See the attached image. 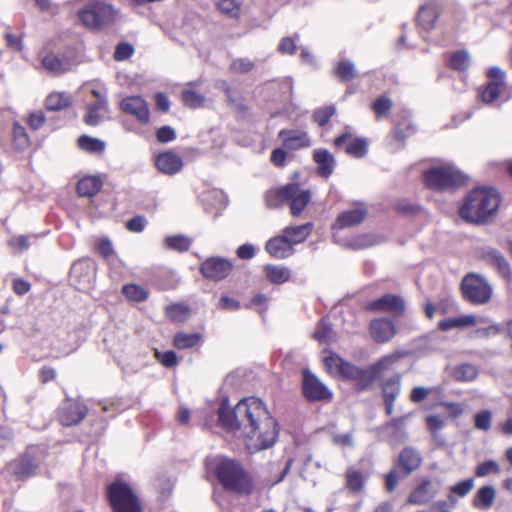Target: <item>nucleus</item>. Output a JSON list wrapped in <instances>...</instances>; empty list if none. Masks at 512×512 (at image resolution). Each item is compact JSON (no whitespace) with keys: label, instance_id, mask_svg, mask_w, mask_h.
<instances>
[{"label":"nucleus","instance_id":"f257e3e1","mask_svg":"<svg viewBox=\"0 0 512 512\" xmlns=\"http://www.w3.org/2000/svg\"><path fill=\"white\" fill-rule=\"evenodd\" d=\"M218 422L225 430L243 436L251 452L272 447L279 434L276 420L264 402L255 397L240 400L234 408L226 399L222 400L218 408Z\"/></svg>","mask_w":512,"mask_h":512},{"label":"nucleus","instance_id":"f03ea898","mask_svg":"<svg viewBox=\"0 0 512 512\" xmlns=\"http://www.w3.org/2000/svg\"><path fill=\"white\" fill-rule=\"evenodd\" d=\"M499 193L493 188L479 187L471 191L459 208L460 217L471 223H485L500 206Z\"/></svg>","mask_w":512,"mask_h":512},{"label":"nucleus","instance_id":"7ed1b4c3","mask_svg":"<svg viewBox=\"0 0 512 512\" xmlns=\"http://www.w3.org/2000/svg\"><path fill=\"white\" fill-rule=\"evenodd\" d=\"M215 472L225 489L239 493L249 491L250 480L236 461L224 457L217 458Z\"/></svg>","mask_w":512,"mask_h":512},{"label":"nucleus","instance_id":"20e7f679","mask_svg":"<svg viewBox=\"0 0 512 512\" xmlns=\"http://www.w3.org/2000/svg\"><path fill=\"white\" fill-rule=\"evenodd\" d=\"M324 364L331 375L355 380L359 390H365L373 383L372 372L356 367L336 354L326 356Z\"/></svg>","mask_w":512,"mask_h":512},{"label":"nucleus","instance_id":"39448f33","mask_svg":"<svg viewBox=\"0 0 512 512\" xmlns=\"http://www.w3.org/2000/svg\"><path fill=\"white\" fill-rule=\"evenodd\" d=\"M79 92L90 93L93 99H85V114L83 122L88 126H98L110 118V110L107 95L104 91L95 88L92 83L86 82Z\"/></svg>","mask_w":512,"mask_h":512},{"label":"nucleus","instance_id":"423d86ee","mask_svg":"<svg viewBox=\"0 0 512 512\" xmlns=\"http://www.w3.org/2000/svg\"><path fill=\"white\" fill-rule=\"evenodd\" d=\"M78 17L85 27L100 30L113 22L115 11L110 4L93 0L78 12Z\"/></svg>","mask_w":512,"mask_h":512},{"label":"nucleus","instance_id":"0eeeda50","mask_svg":"<svg viewBox=\"0 0 512 512\" xmlns=\"http://www.w3.org/2000/svg\"><path fill=\"white\" fill-rule=\"evenodd\" d=\"M461 289L464 298L474 304H486L492 297L491 285L479 274L466 275L462 280Z\"/></svg>","mask_w":512,"mask_h":512},{"label":"nucleus","instance_id":"6e6552de","mask_svg":"<svg viewBox=\"0 0 512 512\" xmlns=\"http://www.w3.org/2000/svg\"><path fill=\"white\" fill-rule=\"evenodd\" d=\"M424 181L432 189L445 190L463 184L465 177L451 166H441L427 170Z\"/></svg>","mask_w":512,"mask_h":512},{"label":"nucleus","instance_id":"1a4fd4ad","mask_svg":"<svg viewBox=\"0 0 512 512\" xmlns=\"http://www.w3.org/2000/svg\"><path fill=\"white\" fill-rule=\"evenodd\" d=\"M106 495L113 512H128V481L123 475L107 486Z\"/></svg>","mask_w":512,"mask_h":512},{"label":"nucleus","instance_id":"9d476101","mask_svg":"<svg viewBox=\"0 0 512 512\" xmlns=\"http://www.w3.org/2000/svg\"><path fill=\"white\" fill-rule=\"evenodd\" d=\"M96 264L91 260L75 262L70 270V281L80 291H88L95 279Z\"/></svg>","mask_w":512,"mask_h":512},{"label":"nucleus","instance_id":"9b49d317","mask_svg":"<svg viewBox=\"0 0 512 512\" xmlns=\"http://www.w3.org/2000/svg\"><path fill=\"white\" fill-rule=\"evenodd\" d=\"M487 77L490 81L481 91V100L486 103L495 101L506 89V72L500 67L493 66L488 69Z\"/></svg>","mask_w":512,"mask_h":512},{"label":"nucleus","instance_id":"f8f14e48","mask_svg":"<svg viewBox=\"0 0 512 512\" xmlns=\"http://www.w3.org/2000/svg\"><path fill=\"white\" fill-rule=\"evenodd\" d=\"M35 449L30 448L21 458L8 464L7 471L17 480H23L36 474L39 462L34 456Z\"/></svg>","mask_w":512,"mask_h":512},{"label":"nucleus","instance_id":"ddd939ff","mask_svg":"<svg viewBox=\"0 0 512 512\" xmlns=\"http://www.w3.org/2000/svg\"><path fill=\"white\" fill-rule=\"evenodd\" d=\"M367 309L376 313H392L401 316L405 311V301L399 295L386 294L368 303Z\"/></svg>","mask_w":512,"mask_h":512},{"label":"nucleus","instance_id":"4468645a","mask_svg":"<svg viewBox=\"0 0 512 512\" xmlns=\"http://www.w3.org/2000/svg\"><path fill=\"white\" fill-rule=\"evenodd\" d=\"M303 393L313 401H328L332 398L331 391L309 371L303 372Z\"/></svg>","mask_w":512,"mask_h":512},{"label":"nucleus","instance_id":"2eb2a0df","mask_svg":"<svg viewBox=\"0 0 512 512\" xmlns=\"http://www.w3.org/2000/svg\"><path fill=\"white\" fill-rule=\"evenodd\" d=\"M200 270L205 278L219 281L229 275L232 263L224 258L211 257L202 263Z\"/></svg>","mask_w":512,"mask_h":512},{"label":"nucleus","instance_id":"dca6fc26","mask_svg":"<svg viewBox=\"0 0 512 512\" xmlns=\"http://www.w3.org/2000/svg\"><path fill=\"white\" fill-rule=\"evenodd\" d=\"M87 414L86 406L78 400L68 399L63 404L59 420L64 426H72L80 423Z\"/></svg>","mask_w":512,"mask_h":512},{"label":"nucleus","instance_id":"f3484780","mask_svg":"<svg viewBox=\"0 0 512 512\" xmlns=\"http://www.w3.org/2000/svg\"><path fill=\"white\" fill-rule=\"evenodd\" d=\"M41 65L46 72L58 76L70 71L75 63L69 56L49 52L41 58Z\"/></svg>","mask_w":512,"mask_h":512},{"label":"nucleus","instance_id":"a211bd4d","mask_svg":"<svg viewBox=\"0 0 512 512\" xmlns=\"http://www.w3.org/2000/svg\"><path fill=\"white\" fill-rule=\"evenodd\" d=\"M482 258L489 266L496 268L501 277L507 282L512 281L511 268L500 251L494 248H486L482 252Z\"/></svg>","mask_w":512,"mask_h":512},{"label":"nucleus","instance_id":"6ab92c4d","mask_svg":"<svg viewBox=\"0 0 512 512\" xmlns=\"http://www.w3.org/2000/svg\"><path fill=\"white\" fill-rule=\"evenodd\" d=\"M372 338L379 343L390 341L396 334L394 323L387 318H377L370 324Z\"/></svg>","mask_w":512,"mask_h":512},{"label":"nucleus","instance_id":"aec40b11","mask_svg":"<svg viewBox=\"0 0 512 512\" xmlns=\"http://www.w3.org/2000/svg\"><path fill=\"white\" fill-rule=\"evenodd\" d=\"M278 135L282 139L283 146L289 150H299L311 145L308 134L302 130L283 129Z\"/></svg>","mask_w":512,"mask_h":512},{"label":"nucleus","instance_id":"412c9836","mask_svg":"<svg viewBox=\"0 0 512 512\" xmlns=\"http://www.w3.org/2000/svg\"><path fill=\"white\" fill-rule=\"evenodd\" d=\"M334 143L337 147L346 144L345 151L353 157H363L367 153V142L365 139L357 138L352 139L350 133H344L335 138Z\"/></svg>","mask_w":512,"mask_h":512},{"label":"nucleus","instance_id":"4be33fe9","mask_svg":"<svg viewBox=\"0 0 512 512\" xmlns=\"http://www.w3.org/2000/svg\"><path fill=\"white\" fill-rule=\"evenodd\" d=\"M296 184H287L285 186L269 189L265 193V203L268 208H277L284 202L289 201V198L295 193Z\"/></svg>","mask_w":512,"mask_h":512},{"label":"nucleus","instance_id":"5701e85b","mask_svg":"<svg viewBox=\"0 0 512 512\" xmlns=\"http://www.w3.org/2000/svg\"><path fill=\"white\" fill-rule=\"evenodd\" d=\"M155 164L159 171L168 175L176 174L183 167L181 157L172 151L159 154L155 160Z\"/></svg>","mask_w":512,"mask_h":512},{"label":"nucleus","instance_id":"b1692460","mask_svg":"<svg viewBox=\"0 0 512 512\" xmlns=\"http://www.w3.org/2000/svg\"><path fill=\"white\" fill-rule=\"evenodd\" d=\"M496 489L492 485L480 487L472 498V506L480 511H488L495 502Z\"/></svg>","mask_w":512,"mask_h":512},{"label":"nucleus","instance_id":"393cba45","mask_svg":"<svg viewBox=\"0 0 512 512\" xmlns=\"http://www.w3.org/2000/svg\"><path fill=\"white\" fill-rule=\"evenodd\" d=\"M401 391V376L399 374L387 379L382 386L387 414L393 411L394 402Z\"/></svg>","mask_w":512,"mask_h":512},{"label":"nucleus","instance_id":"a878e982","mask_svg":"<svg viewBox=\"0 0 512 512\" xmlns=\"http://www.w3.org/2000/svg\"><path fill=\"white\" fill-rule=\"evenodd\" d=\"M266 250L271 256L283 259L291 255L293 249L291 243L283 234L270 239L266 244Z\"/></svg>","mask_w":512,"mask_h":512},{"label":"nucleus","instance_id":"bb28decb","mask_svg":"<svg viewBox=\"0 0 512 512\" xmlns=\"http://www.w3.org/2000/svg\"><path fill=\"white\" fill-rule=\"evenodd\" d=\"M436 495V490L429 479L423 480L420 485L410 494L408 503L426 504Z\"/></svg>","mask_w":512,"mask_h":512},{"label":"nucleus","instance_id":"cd10ccee","mask_svg":"<svg viewBox=\"0 0 512 512\" xmlns=\"http://www.w3.org/2000/svg\"><path fill=\"white\" fill-rule=\"evenodd\" d=\"M314 161L317 163L318 175L328 178L334 170L335 160L331 153L326 149H316L313 154Z\"/></svg>","mask_w":512,"mask_h":512},{"label":"nucleus","instance_id":"c85d7f7f","mask_svg":"<svg viewBox=\"0 0 512 512\" xmlns=\"http://www.w3.org/2000/svg\"><path fill=\"white\" fill-rule=\"evenodd\" d=\"M366 216V210L356 207L342 212L336 220L335 226L343 229L360 224Z\"/></svg>","mask_w":512,"mask_h":512},{"label":"nucleus","instance_id":"c756f323","mask_svg":"<svg viewBox=\"0 0 512 512\" xmlns=\"http://www.w3.org/2000/svg\"><path fill=\"white\" fill-rule=\"evenodd\" d=\"M439 12L437 6L433 2H428L420 7L417 22L424 30H431L434 28Z\"/></svg>","mask_w":512,"mask_h":512},{"label":"nucleus","instance_id":"7c9ffc66","mask_svg":"<svg viewBox=\"0 0 512 512\" xmlns=\"http://www.w3.org/2000/svg\"><path fill=\"white\" fill-rule=\"evenodd\" d=\"M399 463L406 471V474H409L420 467L422 458L417 450L407 447L400 453Z\"/></svg>","mask_w":512,"mask_h":512},{"label":"nucleus","instance_id":"2f4dec72","mask_svg":"<svg viewBox=\"0 0 512 512\" xmlns=\"http://www.w3.org/2000/svg\"><path fill=\"white\" fill-rule=\"evenodd\" d=\"M102 187V181L97 176H86L79 180L77 184V193L81 197H92L99 192Z\"/></svg>","mask_w":512,"mask_h":512},{"label":"nucleus","instance_id":"473e14b6","mask_svg":"<svg viewBox=\"0 0 512 512\" xmlns=\"http://www.w3.org/2000/svg\"><path fill=\"white\" fill-rule=\"evenodd\" d=\"M311 195L308 190H302L296 184L295 193L289 198L291 214L293 216H298L300 213L306 208L310 201Z\"/></svg>","mask_w":512,"mask_h":512},{"label":"nucleus","instance_id":"72a5a7b5","mask_svg":"<svg viewBox=\"0 0 512 512\" xmlns=\"http://www.w3.org/2000/svg\"><path fill=\"white\" fill-rule=\"evenodd\" d=\"M72 104V97L65 92H52L45 101L46 109L49 111H59Z\"/></svg>","mask_w":512,"mask_h":512},{"label":"nucleus","instance_id":"f704fd0d","mask_svg":"<svg viewBox=\"0 0 512 512\" xmlns=\"http://www.w3.org/2000/svg\"><path fill=\"white\" fill-rule=\"evenodd\" d=\"M312 224L306 223L296 227H286L284 235L289 240L291 245L303 242L311 233Z\"/></svg>","mask_w":512,"mask_h":512},{"label":"nucleus","instance_id":"c9c22d12","mask_svg":"<svg viewBox=\"0 0 512 512\" xmlns=\"http://www.w3.org/2000/svg\"><path fill=\"white\" fill-rule=\"evenodd\" d=\"M267 279L274 284H282L290 279L289 268L268 264L264 267Z\"/></svg>","mask_w":512,"mask_h":512},{"label":"nucleus","instance_id":"e433bc0d","mask_svg":"<svg viewBox=\"0 0 512 512\" xmlns=\"http://www.w3.org/2000/svg\"><path fill=\"white\" fill-rule=\"evenodd\" d=\"M78 146L85 152L101 154L106 148L104 141L88 135H82L78 138Z\"/></svg>","mask_w":512,"mask_h":512},{"label":"nucleus","instance_id":"4c0bfd02","mask_svg":"<svg viewBox=\"0 0 512 512\" xmlns=\"http://www.w3.org/2000/svg\"><path fill=\"white\" fill-rule=\"evenodd\" d=\"M130 114H133L136 119L146 124L149 120V109L147 103L140 97H130Z\"/></svg>","mask_w":512,"mask_h":512},{"label":"nucleus","instance_id":"58836bf2","mask_svg":"<svg viewBox=\"0 0 512 512\" xmlns=\"http://www.w3.org/2000/svg\"><path fill=\"white\" fill-rule=\"evenodd\" d=\"M475 486V482L473 478L465 479L453 486L450 487V494L448 495V501L451 505H455L457 503V499L454 495L459 497L467 496Z\"/></svg>","mask_w":512,"mask_h":512},{"label":"nucleus","instance_id":"ea45409f","mask_svg":"<svg viewBox=\"0 0 512 512\" xmlns=\"http://www.w3.org/2000/svg\"><path fill=\"white\" fill-rule=\"evenodd\" d=\"M201 340L199 333H177L174 337V345L178 349H187L196 346Z\"/></svg>","mask_w":512,"mask_h":512},{"label":"nucleus","instance_id":"a19ab883","mask_svg":"<svg viewBox=\"0 0 512 512\" xmlns=\"http://www.w3.org/2000/svg\"><path fill=\"white\" fill-rule=\"evenodd\" d=\"M181 99L185 106L192 109L200 108L205 103V97L193 89H184Z\"/></svg>","mask_w":512,"mask_h":512},{"label":"nucleus","instance_id":"79ce46f5","mask_svg":"<svg viewBox=\"0 0 512 512\" xmlns=\"http://www.w3.org/2000/svg\"><path fill=\"white\" fill-rule=\"evenodd\" d=\"M471 65V57L465 50L457 51L450 57V66L454 70L466 71Z\"/></svg>","mask_w":512,"mask_h":512},{"label":"nucleus","instance_id":"37998d69","mask_svg":"<svg viewBox=\"0 0 512 512\" xmlns=\"http://www.w3.org/2000/svg\"><path fill=\"white\" fill-rule=\"evenodd\" d=\"M218 9L232 18H237L240 15V0H215Z\"/></svg>","mask_w":512,"mask_h":512},{"label":"nucleus","instance_id":"c03bdc74","mask_svg":"<svg viewBox=\"0 0 512 512\" xmlns=\"http://www.w3.org/2000/svg\"><path fill=\"white\" fill-rule=\"evenodd\" d=\"M346 483L350 490L359 492L364 487L365 477L360 471L350 469L346 473Z\"/></svg>","mask_w":512,"mask_h":512},{"label":"nucleus","instance_id":"a18cd8bd","mask_svg":"<svg viewBox=\"0 0 512 512\" xmlns=\"http://www.w3.org/2000/svg\"><path fill=\"white\" fill-rule=\"evenodd\" d=\"M477 375V368L471 364L460 365L454 370V377L458 381H472L476 379Z\"/></svg>","mask_w":512,"mask_h":512},{"label":"nucleus","instance_id":"49530a36","mask_svg":"<svg viewBox=\"0 0 512 512\" xmlns=\"http://www.w3.org/2000/svg\"><path fill=\"white\" fill-rule=\"evenodd\" d=\"M165 244L176 251H187L191 245V240L183 235L168 236L165 238Z\"/></svg>","mask_w":512,"mask_h":512},{"label":"nucleus","instance_id":"de8ad7c7","mask_svg":"<svg viewBox=\"0 0 512 512\" xmlns=\"http://www.w3.org/2000/svg\"><path fill=\"white\" fill-rule=\"evenodd\" d=\"M166 314L174 322H183L189 316V308L183 304H174L166 308Z\"/></svg>","mask_w":512,"mask_h":512},{"label":"nucleus","instance_id":"09e8293b","mask_svg":"<svg viewBox=\"0 0 512 512\" xmlns=\"http://www.w3.org/2000/svg\"><path fill=\"white\" fill-rule=\"evenodd\" d=\"M13 142L18 150H25L30 145L29 137L25 128L19 124H14Z\"/></svg>","mask_w":512,"mask_h":512},{"label":"nucleus","instance_id":"8fccbe9b","mask_svg":"<svg viewBox=\"0 0 512 512\" xmlns=\"http://www.w3.org/2000/svg\"><path fill=\"white\" fill-rule=\"evenodd\" d=\"M492 412L490 410H481L474 415V426L480 431L487 432L491 429Z\"/></svg>","mask_w":512,"mask_h":512},{"label":"nucleus","instance_id":"3c124183","mask_svg":"<svg viewBox=\"0 0 512 512\" xmlns=\"http://www.w3.org/2000/svg\"><path fill=\"white\" fill-rule=\"evenodd\" d=\"M335 72L341 80H351L356 76L355 65L350 61L339 62Z\"/></svg>","mask_w":512,"mask_h":512},{"label":"nucleus","instance_id":"603ef678","mask_svg":"<svg viewBox=\"0 0 512 512\" xmlns=\"http://www.w3.org/2000/svg\"><path fill=\"white\" fill-rule=\"evenodd\" d=\"M404 356L405 353L399 351L386 355L374 365V369L377 372L384 371L388 369L390 366H392L394 363H396L399 359L403 358Z\"/></svg>","mask_w":512,"mask_h":512},{"label":"nucleus","instance_id":"864d4df0","mask_svg":"<svg viewBox=\"0 0 512 512\" xmlns=\"http://www.w3.org/2000/svg\"><path fill=\"white\" fill-rule=\"evenodd\" d=\"M149 297V291L142 285L130 284V302H144Z\"/></svg>","mask_w":512,"mask_h":512},{"label":"nucleus","instance_id":"5fc2aeb1","mask_svg":"<svg viewBox=\"0 0 512 512\" xmlns=\"http://www.w3.org/2000/svg\"><path fill=\"white\" fill-rule=\"evenodd\" d=\"M499 465L493 460L485 461L479 464L476 468L475 474L478 477H485L492 473H499Z\"/></svg>","mask_w":512,"mask_h":512},{"label":"nucleus","instance_id":"6e6d98bb","mask_svg":"<svg viewBox=\"0 0 512 512\" xmlns=\"http://www.w3.org/2000/svg\"><path fill=\"white\" fill-rule=\"evenodd\" d=\"M30 236L17 235L9 239V246L18 252H24L30 247Z\"/></svg>","mask_w":512,"mask_h":512},{"label":"nucleus","instance_id":"4d7b16f0","mask_svg":"<svg viewBox=\"0 0 512 512\" xmlns=\"http://www.w3.org/2000/svg\"><path fill=\"white\" fill-rule=\"evenodd\" d=\"M331 333L332 329L330 325L325 320H322L314 332V338L320 342L326 343L331 340Z\"/></svg>","mask_w":512,"mask_h":512},{"label":"nucleus","instance_id":"13d9d810","mask_svg":"<svg viewBox=\"0 0 512 512\" xmlns=\"http://www.w3.org/2000/svg\"><path fill=\"white\" fill-rule=\"evenodd\" d=\"M334 113L335 108L333 106H329L316 110L313 114V118L319 126H324Z\"/></svg>","mask_w":512,"mask_h":512},{"label":"nucleus","instance_id":"bf43d9fd","mask_svg":"<svg viewBox=\"0 0 512 512\" xmlns=\"http://www.w3.org/2000/svg\"><path fill=\"white\" fill-rule=\"evenodd\" d=\"M156 358L165 367H172L177 363V355L173 351H155Z\"/></svg>","mask_w":512,"mask_h":512},{"label":"nucleus","instance_id":"052dcab7","mask_svg":"<svg viewBox=\"0 0 512 512\" xmlns=\"http://www.w3.org/2000/svg\"><path fill=\"white\" fill-rule=\"evenodd\" d=\"M96 250L104 259L110 262L114 254V250L112 243L108 239L100 240L96 246Z\"/></svg>","mask_w":512,"mask_h":512},{"label":"nucleus","instance_id":"680f3d73","mask_svg":"<svg viewBox=\"0 0 512 512\" xmlns=\"http://www.w3.org/2000/svg\"><path fill=\"white\" fill-rule=\"evenodd\" d=\"M253 67V62L247 58H238L231 63V69L236 73L249 72Z\"/></svg>","mask_w":512,"mask_h":512},{"label":"nucleus","instance_id":"e2e57ef3","mask_svg":"<svg viewBox=\"0 0 512 512\" xmlns=\"http://www.w3.org/2000/svg\"><path fill=\"white\" fill-rule=\"evenodd\" d=\"M156 137L159 142L167 143L175 140L176 132L170 126H163L157 130Z\"/></svg>","mask_w":512,"mask_h":512},{"label":"nucleus","instance_id":"0e129e2a","mask_svg":"<svg viewBox=\"0 0 512 512\" xmlns=\"http://www.w3.org/2000/svg\"><path fill=\"white\" fill-rule=\"evenodd\" d=\"M432 392V389L423 386H416L410 394V400L414 403H420L425 400Z\"/></svg>","mask_w":512,"mask_h":512},{"label":"nucleus","instance_id":"69168bd1","mask_svg":"<svg viewBox=\"0 0 512 512\" xmlns=\"http://www.w3.org/2000/svg\"><path fill=\"white\" fill-rule=\"evenodd\" d=\"M391 107L392 102L386 97H380L373 103V109L378 116L385 114Z\"/></svg>","mask_w":512,"mask_h":512},{"label":"nucleus","instance_id":"338daca9","mask_svg":"<svg viewBox=\"0 0 512 512\" xmlns=\"http://www.w3.org/2000/svg\"><path fill=\"white\" fill-rule=\"evenodd\" d=\"M400 479L399 472L396 470H391L385 477L386 480V489L388 492H393L398 485V481Z\"/></svg>","mask_w":512,"mask_h":512},{"label":"nucleus","instance_id":"774afa93","mask_svg":"<svg viewBox=\"0 0 512 512\" xmlns=\"http://www.w3.org/2000/svg\"><path fill=\"white\" fill-rule=\"evenodd\" d=\"M296 50L295 40L290 37H285L279 44V51L282 53L293 54Z\"/></svg>","mask_w":512,"mask_h":512}]
</instances>
